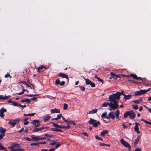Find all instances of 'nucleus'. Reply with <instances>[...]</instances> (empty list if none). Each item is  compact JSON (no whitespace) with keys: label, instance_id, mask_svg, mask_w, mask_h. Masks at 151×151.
I'll return each instance as SVG.
<instances>
[{"label":"nucleus","instance_id":"nucleus-48","mask_svg":"<svg viewBox=\"0 0 151 151\" xmlns=\"http://www.w3.org/2000/svg\"><path fill=\"white\" fill-rule=\"evenodd\" d=\"M5 134H0V139H2L4 137V136Z\"/></svg>","mask_w":151,"mask_h":151},{"label":"nucleus","instance_id":"nucleus-35","mask_svg":"<svg viewBox=\"0 0 151 151\" xmlns=\"http://www.w3.org/2000/svg\"><path fill=\"white\" fill-rule=\"evenodd\" d=\"M95 138L97 140H101L102 141L103 140V139L101 137H99L97 135H96L95 136Z\"/></svg>","mask_w":151,"mask_h":151},{"label":"nucleus","instance_id":"nucleus-44","mask_svg":"<svg viewBox=\"0 0 151 151\" xmlns=\"http://www.w3.org/2000/svg\"><path fill=\"white\" fill-rule=\"evenodd\" d=\"M21 83H22L24 85H26L28 87H30V86L29 85V84L28 83H27L26 81H23L21 82Z\"/></svg>","mask_w":151,"mask_h":151},{"label":"nucleus","instance_id":"nucleus-7","mask_svg":"<svg viewBox=\"0 0 151 151\" xmlns=\"http://www.w3.org/2000/svg\"><path fill=\"white\" fill-rule=\"evenodd\" d=\"M145 90H140L139 91H137L135 93V95H140L141 94L146 93Z\"/></svg>","mask_w":151,"mask_h":151},{"label":"nucleus","instance_id":"nucleus-54","mask_svg":"<svg viewBox=\"0 0 151 151\" xmlns=\"http://www.w3.org/2000/svg\"><path fill=\"white\" fill-rule=\"evenodd\" d=\"M25 102H26L27 103H29L31 102V101L29 99H26Z\"/></svg>","mask_w":151,"mask_h":151},{"label":"nucleus","instance_id":"nucleus-55","mask_svg":"<svg viewBox=\"0 0 151 151\" xmlns=\"http://www.w3.org/2000/svg\"><path fill=\"white\" fill-rule=\"evenodd\" d=\"M45 66H43V65H42L41 66L38 67V68H39V69L41 70L42 69H43L44 68H45Z\"/></svg>","mask_w":151,"mask_h":151},{"label":"nucleus","instance_id":"nucleus-63","mask_svg":"<svg viewBox=\"0 0 151 151\" xmlns=\"http://www.w3.org/2000/svg\"><path fill=\"white\" fill-rule=\"evenodd\" d=\"M70 127V126L68 124H67V126L65 127L64 128L65 129H68Z\"/></svg>","mask_w":151,"mask_h":151},{"label":"nucleus","instance_id":"nucleus-27","mask_svg":"<svg viewBox=\"0 0 151 151\" xmlns=\"http://www.w3.org/2000/svg\"><path fill=\"white\" fill-rule=\"evenodd\" d=\"M51 130L53 131H57V132H62V130L60 129H59L57 128H52L51 129Z\"/></svg>","mask_w":151,"mask_h":151},{"label":"nucleus","instance_id":"nucleus-56","mask_svg":"<svg viewBox=\"0 0 151 151\" xmlns=\"http://www.w3.org/2000/svg\"><path fill=\"white\" fill-rule=\"evenodd\" d=\"M132 102H133L134 103H136V104H139V103L138 100H134L133 101H132Z\"/></svg>","mask_w":151,"mask_h":151},{"label":"nucleus","instance_id":"nucleus-24","mask_svg":"<svg viewBox=\"0 0 151 151\" xmlns=\"http://www.w3.org/2000/svg\"><path fill=\"white\" fill-rule=\"evenodd\" d=\"M84 79L86 81V84L87 85H89L91 82V81H90L88 79H86L84 78Z\"/></svg>","mask_w":151,"mask_h":151},{"label":"nucleus","instance_id":"nucleus-16","mask_svg":"<svg viewBox=\"0 0 151 151\" xmlns=\"http://www.w3.org/2000/svg\"><path fill=\"white\" fill-rule=\"evenodd\" d=\"M50 111L52 114L53 113H59L60 112V110L58 109H57L56 108L51 109Z\"/></svg>","mask_w":151,"mask_h":151},{"label":"nucleus","instance_id":"nucleus-23","mask_svg":"<svg viewBox=\"0 0 151 151\" xmlns=\"http://www.w3.org/2000/svg\"><path fill=\"white\" fill-rule=\"evenodd\" d=\"M109 103H104V104H102V106H101V107L99 108V109H101V108L102 107H106L108 105L109 106Z\"/></svg>","mask_w":151,"mask_h":151},{"label":"nucleus","instance_id":"nucleus-57","mask_svg":"<svg viewBox=\"0 0 151 151\" xmlns=\"http://www.w3.org/2000/svg\"><path fill=\"white\" fill-rule=\"evenodd\" d=\"M85 88L84 87H83L82 86H81V88L80 89V90L84 91H85Z\"/></svg>","mask_w":151,"mask_h":151},{"label":"nucleus","instance_id":"nucleus-6","mask_svg":"<svg viewBox=\"0 0 151 151\" xmlns=\"http://www.w3.org/2000/svg\"><path fill=\"white\" fill-rule=\"evenodd\" d=\"M120 142L124 146L129 149L130 148L131 146L127 142L124 141V139H120Z\"/></svg>","mask_w":151,"mask_h":151},{"label":"nucleus","instance_id":"nucleus-33","mask_svg":"<svg viewBox=\"0 0 151 151\" xmlns=\"http://www.w3.org/2000/svg\"><path fill=\"white\" fill-rule=\"evenodd\" d=\"M6 109H5L4 107L2 108L0 110V112L3 113L6 112Z\"/></svg>","mask_w":151,"mask_h":151},{"label":"nucleus","instance_id":"nucleus-32","mask_svg":"<svg viewBox=\"0 0 151 151\" xmlns=\"http://www.w3.org/2000/svg\"><path fill=\"white\" fill-rule=\"evenodd\" d=\"M99 145L103 146L109 147L110 146V145L109 144H106L103 143H100L99 144Z\"/></svg>","mask_w":151,"mask_h":151},{"label":"nucleus","instance_id":"nucleus-39","mask_svg":"<svg viewBox=\"0 0 151 151\" xmlns=\"http://www.w3.org/2000/svg\"><path fill=\"white\" fill-rule=\"evenodd\" d=\"M132 106L134 109L137 110L138 109V106L137 105H132Z\"/></svg>","mask_w":151,"mask_h":151},{"label":"nucleus","instance_id":"nucleus-15","mask_svg":"<svg viewBox=\"0 0 151 151\" xmlns=\"http://www.w3.org/2000/svg\"><path fill=\"white\" fill-rule=\"evenodd\" d=\"M10 97V96L8 95L6 96H3L2 95H0V100H6L7 99L9 98Z\"/></svg>","mask_w":151,"mask_h":151},{"label":"nucleus","instance_id":"nucleus-29","mask_svg":"<svg viewBox=\"0 0 151 151\" xmlns=\"http://www.w3.org/2000/svg\"><path fill=\"white\" fill-rule=\"evenodd\" d=\"M68 122H68L70 124H72L73 125H75L76 123L74 122L72 120H70V121H68L67 120Z\"/></svg>","mask_w":151,"mask_h":151},{"label":"nucleus","instance_id":"nucleus-60","mask_svg":"<svg viewBox=\"0 0 151 151\" xmlns=\"http://www.w3.org/2000/svg\"><path fill=\"white\" fill-rule=\"evenodd\" d=\"M23 93H24L23 91H22L21 92H20L17 93L16 94L17 95H21L23 94Z\"/></svg>","mask_w":151,"mask_h":151},{"label":"nucleus","instance_id":"nucleus-40","mask_svg":"<svg viewBox=\"0 0 151 151\" xmlns=\"http://www.w3.org/2000/svg\"><path fill=\"white\" fill-rule=\"evenodd\" d=\"M60 81L59 78H58L56 80L55 82V84L56 85H58L60 84Z\"/></svg>","mask_w":151,"mask_h":151},{"label":"nucleus","instance_id":"nucleus-10","mask_svg":"<svg viewBox=\"0 0 151 151\" xmlns=\"http://www.w3.org/2000/svg\"><path fill=\"white\" fill-rule=\"evenodd\" d=\"M129 117L131 119L134 118L135 117V114L133 111L131 110L129 111Z\"/></svg>","mask_w":151,"mask_h":151},{"label":"nucleus","instance_id":"nucleus-62","mask_svg":"<svg viewBox=\"0 0 151 151\" xmlns=\"http://www.w3.org/2000/svg\"><path fill=\"white\" fill-rule=\"evenodd\" d=\"M46 139V138L45 137H39V140H44Z\"/></svg>","mask_w":151,"mask_h":151},{"label":"nucleus","instance_id":"nucleus-20","mask_svg":"<svg viewBox=\"0 0 151 151\" xmlns=\"http://www.w3.org/2000/svg\"><path fill=\"white\" fill-rule=\"evenodd\" d=\"M28 118L26 117L23 120L24 122V124L25 125H27L29 123V122L28 121Z\"/></svg>","mask_w":151,"mask_h":151},{"label":"nucleus","instance_id":"nucleus-11","mask_svg":"<svg viewBox=\"0 0 151 151\" xmlns=\"http://www.w3.org/2000/svg\"><path fill=\"white\" fill-rule=\"evenodd\" d=\"M51 116L49 115H46L42 116V118L45 122H46L48 121L51 118Z\"/></svg>","mask_w":151,"mask_h":151},{"label":"nucleus","instance_id":"nucleus-42","mask_svg":"<svg viewBox=\"0 0 151 151\" xmlns=\"http://www.w3.org/2000/svg\"><path fill=\"white\" fill-rule=\"evenodd\" d=\"M12 104L14 106H18L19 104L16 103L15 101H13V103H12Z\"/></svg>","mask_w":151,"mask_h":151},{"label":"nucleus","instance_id":"nucleus-19","mask_svg":"<svg viewBox=\"0 0 151 151\" xmlns=\"http://www.w3.org/2000/svg\"><path fill=\"white\" fill-rule=\"evenodd\" d=\"M6 130L4 128L1 127H0V132L1 134H4Z\"/></svg>","mask_w":151,"mask_h":151},{"label":"nucleus","instance_id":"nucleus-12","mask_svg":"<svg viewBox=\"0 0 151 151\" xmlns=\"http://www.w3.org/2000/svg\"><path fill=\"white\" fill-rule=\"evenodd\" d=\"M32 138V141H37L39 140V136H36L33 135L31 136Z\"/></svg>","mask_w":151,"mask_h":151},{"label":"nucleus","instance_id":"nucleus-64","mask_svg":"<svg viewBox=\"0 0 151 151\" xmlns=\"http://www.w3.org/2000/svg\"><path fill=\"white\" fill-rule=\"evenodd\" d=\"M40 144H45L46 143V142L44 141V142H39Z\"/></svg>","mask_w":151,"mask_h":151},{"label":"nucleus","instance_id":"nucleus-43","mask_svg":"<svg viewBox=\"0 0 151 151\" xmlns=\"http://www.w3.org/2000/svg\"><path fill=\"white\" fill-rule=\"evenodd\" d=\"M68 107V105L66 104L65 103L64 104V107L63 109L64 110L66 109Z\"/></svg>","mask_w":151,"mask_h":151},{"label":"nucleus","instance_id":"nucleus-13","mask_svg":"<svg viewBox=\"0 0 151 151\" xmlns=\"http://www.w3.org/2000/svg\"><path fill=\"white\" fill-rule=\"evenodd\" d=\"M123 95L124 96L123 99L125 100H128L130 99L132 96V95L131 94L126 95L125 94H123Z\"/></svg>","mask_w":151,"mask_h":151},{"label":"nucleus","instance_id":"nucleus-26","mask_svg":"<svg viewBox=\"0 0 151 151\" xmlns=\"http://www.w3.org/2000/svg\"><path fill=\"white\" fill-rule=\"evenodd\" d=\"M40 122L39 120H34L32 122V124L35 125L37 124H39V123Z\"/></svg>","mask_w":151,"mask_h":151},{"label":"nucleus","instance_id":"nucleus-45","mask_svg":"<svg viewBox=\"0 0 151 151\" xmlns=\"http://www.w3.org/2000/svg\"><path fill=\"white\" fill-rule=\"evenodd\" d=\"M106 112H105L104 113H103L101 115V117H105L106 116Z\"/></svg>","mask_w":151,"mask_h":151},{"label":"nucleus","instance_id":"nucleus-37","mask_svg":"<svg viewBox=\"0 0 151 151\" xmlns=\"http://www.w3.org/2000/svg\"><path fill=\"white\" fill-rule=\"evenodd\" d=\"M4 77L6 78L8 77H9L10 78H12V76H10L9 73H8L6 74L4 76Z\"/></svg>","mask_w":151,"mask_h":151},{"label":"nucleus","instance_id":"nucleus-38","mask_svg":"<svg viewBox=\"0 0 151 151\" xmlns=\"http://www.w3.org/2000/svg\"><path fill=\"white\" fill-rule=\"evenodd\" d=\"M51 123H52V124L53 125L54 127H57V128L58 127L59 125H58V124H55L54 122H51Z\"/></svg>","mask_w":151,"mask_h":151},{"label":"nucleus","instance_id":"nucleus-46","mask_svg":"<svg viewBox=\"0 0 151 151\" xmlns=\"http://www.w3.org/2000/svg\"><path fill=\"white\" fill-rule=\"evenodd\" d=\"M91 87H94L95 86V85L94 83H93L91 82L89 84Z\"/></svg>","mask_w":151,"mask_h":151},{"label":"nucleus","instance_id":"nucleus-1","mask_svg":"<svg viewBox=\"0 0 151 151\" xmlns=\"http://www.w3.org/2000/svg\"><path fill=\"white\" fill-rule=\"evenodd\" d=\"M119 98V95L117 92L114 94L109 95V101H111L109 104V110L110 111L114 110L118 107L119 106L118 104V101H116V100H118Z\"/></svg>","mask_w":151,"mask_h":151},{"label":"nucleus","instance_id":"nucleus-4","mask_svg":"<svg viewBox=\"0 0 151 151\" xmlns=\"http://www.w3.org/2000/svg\"><path fill=\"white\" fill-rule=\"evenodd\" d=\"M16 147H20V145L18 144H12V146L8 148L10 149L11 151H18V149L16 148Z\"/></svg>","mask_w":151,"mask_h":151},{"label":"nucleus","instance_id":"nucleus-53","mask_svg":"<svg viewBox=\"0 0 151 151\" xmlns=\"http://www.w3.org/2000/svg\"><path fill=\"white\" fill-rule=\"evenodd\" d=\"M134 151H142V150L140 148H136Z\"/></svg>","mask_w":151,"mask_h":151},{"label":"nucleus","instance_id":"nucleus-28","mask_svg":"<svg viewBox=\"0 0 151 151\" xmlns=\"http://www.w3.org/2000/svg\"><path fill=\"white\" fill-rule=\"evenodd\" d=\"M130 76L131 77L136 79L137 78V76L136 74L132 73L130 74Z\"/></svg>","mask_w":151,"mask_h":151},{"label":"nucleus","instance_id":"nucleus-17","mask_svg":"<svg viewBox=\"0 0 151 151\" xmlns=\"http://www.w3.org/2000/svg\"><path fill=\"white\" fill-rule=\"evenodd\" d=\"M98 109H93L91 111H89L87 114H90L95 113L98 111Z\"/></svg>","mask_w":151,"mask_h":151},{"label":"nucleus","instance_id":"nucleus-50","mask_svg":"<svg viewBox=\"0 0 151 151\" xmlns=\"http://www.w3.org/2000/svg\"><path fill=\"white\" fill-rule=\"evenodd\" d=\"M56 143L57 142L56 141H53L52 142L50 143V145H53Z\"/></svg>","mask_w":151,"mask_h":151},{"label":"nucleus","instance_id":"nucleus-9","mask_svg":"<svg viewBox=\"0 0 151 151\" xmlns=\"http://www.w3.org/2000/svg\"><path fill=\"white\" fill-rule=\"evenodd\" d=\"M140 135H138L137 136V138L135 140L134 142V147H136L137 146V145L138 143L139 140L140 138Z\"/></svg>","mask_w":151,"mask_h":151},{"label":"nucleus","instance_id":"nucleus-34","mask_svg":"<svg viewBox=\"0 0 151 151\" xmlns=\"http://www.w3.org/2000/svg\"><path fill=\"white\" fill-rule=\"evenodd\" d=\"M119 76L116 75L114 74V75H113V76H111V77H110V78H113L114 79H116L117 78L119 77Z\"/></svg>","mask_w":151,"mask_h":151},{"label":"nucleus","instance_id":"nucleus-30","mask_svg":"<svg viewBox=\"0 0 151 151\" xmlns=\"http://www.w3.org/2000/svg\"><path fill=\"white\" fill-rule=\"evenodd\" d=\"M30 145L31 146L32 145H35V146H40V143L39 142H38L37 143H32L30 144Z\"/></svg>","mask_w":151,"mask_h":151},{"label":"nucleus","instance_id":"nucleus-51","mask_svg":"<svg viewBox=\"0 0 151 151\" xmlns=\"http://www.w3.org/2000/svg\"><path fill=\"white\" fill-rule=\"evenodd\" d=\"M26 140L29 141H32V139L28 137H25L24 138Z\"/></svg>","mask_w":151,"mask_h":151},{"label":"nucleus","instance_id":"nucleus-14","mask_svg":"<svg viewBox=\"0 0 151 151\" xmlns=\"http://www.w3.org/2000/svg\"><path fill=\"white\" fill-rule=\"evenodd\" d=\"M139 124L137 123H135V126L134 127V131L137 132V134L140 133V132L139 130V128L137 127L138 125H139Z\"/></svg>","mask_w":151,"mask_h":151},{"label":"nucleus","instance_id":"nucleus-47","mask_svg":"<svg viewBox=\"0 0 151 151\" xmlns=\"http://www.w3.org/2000/svg\"><path fill=\"white\" fill-rule=\"evenodd\" d=\"M141 120L142 121L144 122H145L146 124H149V122L148 121H146L143 119H141Z\"/></svg>","mask_w":151,"mask_h":151},{"label":"nucleus","instance_id":"nucleus-59","mask_svg":"<svg viewBox=\"0 0 151 151\" xmlns=\"http://www.w3.org/2000/svg\"><path fill=\"white\" fill-rule=\"evenodd\" d=\"M65 82L64 81H62L61 82H60V85L61 86H62L65 84Z\"/></svg>","mask_w":151,"mask_h":151},{"label":"nucleus","instance_id":"nucleus-41","mask_svg":"<svg viewBox=\"0 0 151 151\" xmlns=\"http://www.w3.org/2000/svg\"><path fill=\"white\" fill-rule=\"evenodd\" d=\"M38 96L39 95L38 94H29V95H26L27 96L29 97H31L33 96Z\"/></svg>","mask_w":151,"mask_h":151},{"label":"nucleus","instance_id":"nucleus-61","mask_svg":"<svg viewBox=\"0 0 151 151\" xmlns=\"http://www.w3.org/2000/svg\"><path fill=\"white\" fill-rule=\"evenodd\" d=\"M82 134L84 135V136L88 137V133L87 132H84L82 133Z\"/></svg>","mask_w":151,"mask_h":151},{"label":"nucleus","instance_id":"nucleus-18","mask_svg":"<svg viewBox=\"0 0 151 151\" xmlns=\"http://www.w3.org/2000/svg\"><path fill=\"white\" fill-rule=\"evenodd\" d=\"M58 75L60 76L63 78H65L67 79H68V76L67 75H66L65 74L60 73Z\"/></svg>","mask_w":151,"mask_h":151},{"label":"nucleus","instance_id":"nucleus-49","mask_svg":"<svg viewBox=\"0 0 151 151\" xmlns=\"http://www.w3.org/2000/svg\"><path fill=\"white\" fill-rule=\"evenodd\" d=\"M63 117V115H62V114H59L57 116V117L58 118V119H60V118H61V117Z\"/></svg>","mask_w":151,"mask_h":151},{"label":"nucleus","instance_id":"nucleus-52","mask_svg":"<svg viewBox=\"0 0 151 151\" xmlns=\"http://www.w3.org/2000/svg\"><path fill=\"white\" fill-rule=\"evenodd\" d=\"M123 92H124V91H122L121 92H117V93L118 94V95H119V96L120 97V96L122 94L123 95V94H124V93H123Z\"/></svg>","mask_w":151,"mask_h":151},{"label":"nucleus","instance_id":"nucleus-8","mask_svg":"<svg viewBox=\"0 0 151 151\" xmlns=\"http://www.w3.org/2000/svg\"><path fill=\"white\" fill-rule=\"evenodd\" d=\"M47 128H48V127H42L40 128H35L33 129L32 132H36L42 130L44 129Z\"/></svg>","mask_w":151,"mask_h":151},{"label":"nucleus","instance_id":"nucleus-3","mask_svg":"<svg viewBox=\"0 0 151 151\" xmlns=\"http://www.w3.org/2000/svg\"><path fill=\"white\" fill-rule=\"evenodd\" d=\"M89 123L93 125L94 127H96L100 124L99 121H96V120L91 118H90V120L88 121Z\"/></svg>","mask_w":151,"mask_h":151},{"label":"nucleus","instance_id":"nucleus-2","mask_svg":"<svg viewBox=\"0 0 151 151\" xmlns=\"http://www.w3.org/2000/svg\"><path fill=\"white\" fill-rule=\"evenodd\" d=\"M120 114V111L119 110H117L114 114L113 111H111L108 114V116L110 118L112 119L115 118V116L117 119L119 120L120 119L119 116Z\"/></svg>","mask_w":151,"mask_h":151},{"label":"nucleus","instance_id":"nucleus-31","mask_svg":"<svg viewBox=\"0 0 151 151\" xmlns=\"http://www.w3.org/2000/svg\"><path fill=\"white\" fill-rule=\"evenodd\" d=\"M128 116H129V111L125 112L124 114V118H126Z\"/></svg>","mask_w":151,"mask_h":151},{"label":"nucleus","instance_id":"nucleus-58","mask_svg":"<svg viewBox=\"0 0 151 151\" xmlns=\"http://www.w3.org/2000/svg\"><path fill=\"white\" fill-rule=\"evenodd\" d=\"M0 116L2 118H3L4 117V114L2 112H0Z\"/></svg>","mask_w":151,"mask_h":151},{"label":"nucleus","instance_id":"nucleus-36","mask_svg":"<svg viewBox=\"0 0 151 151\" xmlns=\"http://www.w3.org/2000/svg\"><path fill=\"white\" fill-rule=\"evenodd\" d=\"M44 136L46 137H54L53 135H50L49 134H44Z\"/></svg>","mask_w":151,"mask_h":151},{"label":"nucleus","instance_id":"nucleus-21","mask_svg":"<svg viewBox=\"0 0 151 151\" xmlns=\"http://www.w3.org/2000/svg\"><path fill=\"white\" fill-rule=\"evenodd\" d=\"M108 132V131L106 130H104L101 132L100 134L101 136H104Z\"/></svg>","mask_w":151,"mask_h":151},{"label":"nucleus","instance_id":"nucleus-5","mask_svg":"<svg viewBox=\"0 0 151 151\" xmlns=\"http://www.w3.org/2000/svg\"><path fill=\"white\" fill-rule=\"evenodd\" d=\"M19 118H17L14 120V122H12L11 121H10L8 122V123L12 126L14 127L15 126L17 123L19 122Z\"/></svg>","mask_w":151,"mask_h":151},{"label":"nucleus","instance_id":"nucleus-22","mask_svg":"<svg viewBox=\"0 0 151 151\" xmlns=\"http://www.w3.org/2000/svg\"><path fill=\"white\" fill-rule=\"evenodd\" d=\"M0 150H4L5 151H7V149L4 147L2 145L1 143L0 142Z\"/></svg>","mask_w":151,"mask_h":151},{"label":"nucleus","instance_id":"nucleus-25","mask_svg":"<svg viewBox=\"0 0 151 151\" xmlns=\"http://www.w3.org/2000/svg\"><path fill=\"white\" fill-rule=\"evenodd\" d=\"M35 114V113H31V114H24V116H33Z\"/></svg>","mask_w":151,"mask_h":151}]
</instances>
